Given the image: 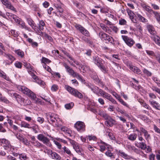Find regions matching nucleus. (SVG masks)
Listing matches in <instances>:
<instances>
[{
  "instance_id": "nucleus-19",
  "label": "nucleus",
  "mask_w": 160,
  "mask_h": 160,
  "mask_svg": "<svg viewBox=\"0 0 160 160\" xmlns=\"http://www.w3.org/2000/svg\"><path fill=\"white\" fill-rule=\"evenodd\" d=\"M149 101L150 104L153 108L158 110H160V105L158 102L151 100H149Z\"/></svg>"
},
{
  "instance_id": "nucleus-44",
  "label": "nucleus",
  "mask_w": 160,
  "mask_h": 160,
  "mask_svg": "<svg viewBox=\"0 0 160 160\" xmlns=\"http://www.w3.org/2000/svg\"><path fill=\"white\" fill-rule=\"evenodd\" d=\"M100 26L104 31L107 32L109 33L110 30L108 27L103 23H100Z\"/></svg>"
},
{
  "instance_id": "nucleus-3",
  "label": "nucleus",
  "mask_w": 160,
  "mask_h": 160,
  "mask_svg": "<svg viewBox=\"0 0 160 160\" xmlns=\"http://www.w3.org/2000/svg\"><path fill=\"white\" fill-rule=\"evenodd\" d=\"M66 89L72 95L74 96L75 97L81 99L83 98V95L81 93L78 91L76 89L72 88V87L68 86H65Z\"/></svg>"
},
{
  "instance_id": "nucleus-12",
  "label": "nucleus",
  "mask_w": 160,
  "mask_h": 160,
  "mask_svg": "<svg viewBox=\"0 0 160 160\" xmlns=\"http://www.w3.org/2000/svg\"><path fill=\"white\" fill-rule=\"evenodd\" d=\"M88 88H90L91 90L97 95H98V93H99L101 96V92H102V91L104 92L102 90L99 89L98 87L93 85H88Z\"/></svg>"
},
{
  "instance_id": "nucleus-15",
  "label": "nucleus",
  "mask_w": 160,
  "mask_h": 160,
  "mask_svg": "<svg viewBox=\"0 0 160 160\" xmlns=\"http://www.w3.org/2000/svg\"><path fill=\"white\" fill-rule=\"evenodd\" d=\"M103 60L98 56H94L92 57V62L98 67L102 63Z\"/></svg>"
},
{
  "instance_id": "nucleus-1",
  "label": "nucleus",
  "mask_w": 160,
  "mask_h": 160,
  "mask_svg": "<svg viewBox=\"0 0 160 160\" xmlns=\"http://www.w3.org/2000/svg\"><path fill=\"white\" fill-rule=\"evenodd\" d=\"M18 90L21 91L23 94L26 95L33 100H35L36 98V94L27 88L23 86H18Z\"/></svg>"
},
{
  "instance_id": "nucleus-14",
  "label": "nucleus",
  "mask_w": 160,
  "mask_h": 160,
  "mask_svg": "<svg viewBox=\"0 0 160 160\" xmlns=\"http://www.w3.org/2000/svg\"><path fill=\"white\" fill-rule=\"evenodd\" d=\"M140 131L141 133H143L145 139L148 141L151 138L150 134L148 133V131L142 127H140Z\"/></svg>"
},
{
  "instance_id": "nucleus-61",
  "label": "nucleus",
  "mask_w": 160,
  "mask_h": 160,
  "mask_svg": "<svg viewBox=\"0 0 160 160\" xmlns=\"http://www.w3.org/2000/svg\"><path fill=\"white\" fill-rule=\"evenodd\" d=\"M143 71L148 76H150L152 75V73L145 68L144 69Z\"/></svg>"
},
{
  "instance_id": "nucleus-22",
  "label": "nucleus",
  "mask_w": 160,
  "mask_h": 160,
  "mask_svg": "<svg viewBox=\"0 0 160 160\" xmlns=\"http://www.w3.org/2000/svg\"><path fill=\"white\" fill-rule=\"evenodd\" d=\"M32 144L34 146H36V147L41 148H45V146L43 144L40 143L39 141L38 140H36V141H34L33 142H31Z\"/></svg>"
},
{
  "instance_id": "nucleus-11",
  "label": "nucleus",
  "mask_w": 160,
  "mask_h": 160,
  "mask_svg": "<svg viewBox=\"0 0 160 160\" xmlns=\"http://www.w3.org/2000/svg\"><path fill=\"white\" fill-rule=\"evenodd\" d=\"M75 27L82 34L87 37L90 36V34L88 32L81 26L77 24L75 25Z\"/></svg>"
},
{
  "instance_id": "nucleus-62",
  "label": "nucleus",
  "mask_w": 160,
  "mask_h": 160,
  "mask_svg": "<svg viewBox=\"0 0 160 160\" xmlns=\"http://www.w3.org/2000/svg\"><path fill=\"white\" fill-rule=\"evenodd\" d=\"M127 21L121 18L119 20V24L121 25H125Z\"/></svg>"
},
{
  "instance_id": "nucleus-25",
  "label": "nucleus",
  "mask_w": 160,
  "mask_h": 160,
  "mask_svg": "<svg viewBox=\"0 0 160 160\" xmlns=\"http://www.w3.org/2000/svg\"><path fill=\"white\" fill-rule=\"evenodd\" d=\"M68 140L72 146L73 148L75 150L80 147L78 144L74 140L71 139H68Z\"/></svg>"
},
{
  "instance_id": "nucleus-13",
  "label": "nucleus",
  "mask_w": 160,
  "mask_h": 160,
  "mask_svg": "<svg viewBox=\"0 0 160 160\" xmlns=\"http://www.w3.org/2000/svg\"><path fill=\"white\" fill-rule=\"evenodd\" d=\"M4 56L7 58L10 61L8 62L7 61H4L3 62V63L5 65H10L15 60V58L11 55L9 54H7L5 53H4Z\"/></svg>"
},
{
  "instance_id": "nucleus-58",
  "label": "nucleus",
  "mask_w": 160,
  "mask_h": 160,
  "mask_svg": "<svg viewBox=\"0 0 160 160\" xmlns=\"http://www.w3.org/2000/svg\"><path fill=\"white\" fill-rule=\"evenodd\" d=\"M152 90L155 91L158 94H160V89L157 88V87L153 86L152 88Z\"/></svg>"
},
{
  "instance_id": "nucleus-37",
  "label": "nucleus",
  "mask_w": 160,
  "mask_h": 160,
  "mask_svg": "<svg viewBox=\"0 0 160 160\" xmlns=\"http://www.w3.org/2000/svg\"><path fill=\"white\" fill-rule=\"evenodd\" d=\"M79 69L80 70H81L82 69L83 70V72H85L90 70V69L89 66L88 65L85 64L83 65H81L80 68H79Z\"/></svg>"
},
{
  "instance_id": "nucleus-43",
  "label": "nucleus",
  "mask_w": 160,
  "mask_h": 160,
  "mask_svg": "<svg viewBox=\"0 0 160 160\" xmlns=\"http://www.w3.org/2000/svg\"><path fill=\"white\" fill-rule=\"evenodd\" d=\"M31 128L32 130L36 134L38 133L39 128L38 126V125L34 124L32 127H31Z\"/></svg>"
},
{
  "instance_id": "nucleus-26",
  "label": "nucleus",
  "mask_w": 160,
  "mask_h": 160,
  "mask_svg": "<svg viewBox=\"0 0 160 160\" xmlns=\"http://www.w3.org/2000/svg\"><path fill=\"white\" fill-rule=\"evenodd\" d=\"M105 39H104V41H108V42H110L112 43L113 45H115V43H114V40L111 37L109 36L108 35H107V37H106Z\"/></svg>"
},
{
  "instance_id": "nucleus-63",
  "label": "nucleus",
  "mask_w": 160,
  "mask_h": 160,
  "mask_svg": "<svg viewBox=\"0 0 160 160\" xmlns=\"http://www.w3.org/2000/svg\"><path fill=\"white\" fill-rule=\"evenodd\" d=\"M53 142L57 146L58 148L59 149H61L62 148V145L60 143L55 140L53 141Z\"/></svg>"
},
{
  "instance_id": "nucleus-47",
  "label": "nucleus",
  "mask_w": 160,
  "mask_h": 160,
  "mask_svg": "<svg viewBox=\"0 0 160 160\" xmlns=\"http://www.w3.org/2000/svg\"><path fill=\"white\" fill-rule=\"evenodd\" d=\"M140 102L141 103L142 106L144 107L149 110L151 109V108L148 105L146 104V103L144 102V101L142 100H141L140 101Z\"/></svg>"
},
{
  "instance_id": "nucleus-53",
  "label": "nucleus",
  "mask_w": 160,
  "mask_h": 160,
  "mask_svg": "<svg viewBox=\"0 0 160 160\" xmlns=\"http://www.w3.org/2000/svg\"><path fill=\"white\" fill-rule=\"evenodd\" d=\"M99 68H100L101 70L104 73H106L107 72V70L106 68H105V66L103 65V63H102L100 66L98 67Z\"/></svg>"
},
{
  "instance_id": "nucleus-59",
  "label": "nucleus",
  "mask_w": 160,
  "mask_h": 160,
  "mask_svg": "<svg viewBox=\"0 0 160 160\" xmlns=\"http://www.w3.org/2000/svg\"><path fill=\"white\" fill-rule=\"evenodd\" d=\"M31 104V102L30 100L27 99L25 100L24 99L23 102L22 103V105L24 106H26L27 105H30Z\"/></svg>"
},
{
  "instance_id": "nucleus-24",
  "label": "nucleus",
  "mask_w": 160,
  "mask_h": 160,
  "mask_svg": "<svg viewBox=\"0 0 160 160\" xmlns=\"http://www.w3.org/2000/svg\"><path fill=\"white\" fill-rule=\"evenodd\" d=\"M27 21L28 24L33 29L35 28L36 24L34 21L31 18H27Z\"/></svg>"
},
{
  "instance_id": "nucleus-55",
  "label": "nucleus",
  "mask_w": 160,
  "mask_h": 160,
  "mask_svg": "<svg viewBox=\"0 0 160 160\" xmlns=\"http://www.w3.org/2000/svg\"><path fill=\"white\" fill-rule=\"evenodd\" d=\"M18 24L20 25L21 26V27L23 28H25L26 29H28V27L26 26L24 22L22 20L19 22Z\"/></svg>"
},
{
  "instance_id": "nucleus-40",
  "label": "nucleus",
  "mask_w": 160,
  "mask_h": 160,
  "mask_svg": "<svg viewBox=\"0 0 160 160\" xmlns=\"http://www.w3.org/2000/svg\"><path fill=\"white\" fill-rule=\"evenodd\" d=\"M0 76L1 77L4 78L7 81H9V78L8 77L6 73L3 72L1 71L0 70Z\"/></svg>"
},
{
  "instance_id": "nucleus-60",
  "label": "nucleus",
  "mask_w": 160,
  "mask_h": 160,
  "mask_svg": "<svg viewBox=\"0 0 160 160\" xmlns=\"http://www.w3.org/2000/svg\"><path fill=\"white\" fill-rule=\"evenodd\" d=\"M36 82L42 86H44L45 84V83L44 82L41 80H39L38 79L36 80Z\"/></svg>"
},
{
  "instance_id": "nucleus-2",
  "label": "nucleus",
  "mask_w": 160,
  "mask_h": 160,
  "mask_svg": "<svg viewBox=\"0 0 160 160\" xmlns=\"http://www.w3.org/2000/svg\"><path fill=\"white\" fill-rule=\"evenodd\" d=\"M46 117L48 121L52 124L55 127H58L59 126L58 123H55L56 121H57V115L54 113H48L46 114Z\"/></svg>"
},
{
  "instance_id": "nucleus-9",
  "label": "nucleus",
  "mask_w": 160,
  "mask_h": 160,
  "mask_svg": "<svg viewBox=\"0 0 160 160\" xmlns=\"http://www.w3.org/2000/svg\"><path fill=\"white\" fill-rule=\"evenodd\" d=\"M122 37L126 43L130 47H131L135 43L134 41L132 39L128 36H122Z\"/></svg>"
},
{
  "instance_id": "nucleus-28",
  "label": "nucleus",
  "mask_w": 160,
  "mask_h": 160,
  "mask_svg": "<svg viewBox=\"0 0 160 160\" xmlns=\"http://www.w3.org/2000/svg\"><path fill=\"white\" fill-rule=\"evenodd\" d=\"M137 15L139 21L144 23H146L148 22V20L141 14L138 13L137 14Z\"/></svg>"
},
{
  "instance_id": "nucleus-32",
  "label": "nucleus",
  "mask_w": 160,
  "mask_h": 160,
  "mask_svg": "<svg viewBox=\"0 0 160 160\" xmlns=\"http://www.w3.org/2000/svg\"><path fill=\"white\" fill-rule=\"evenodd\" d=\"M135 23L134 26L136 27L135 29L139 32L140 33H142V27L138 22H134Z\"/></svg>"
},
{
  "instance_id": "nucleus-18",
  "label": "nucleus",
  "mask_w": 160,
  "mask_h": 160,
  "mask_svg": "<svg viewBox=\"0 0 160 160\" xmlns=\"http://www.w3.org/2000/svg\"><path fill=\"white\" fill-rule=\"evenodd\" d=\"M0 142H1L3 145H2L5 148V149H8L9 148L10 146V144L8 140L6 139H2V140H0Z\"/></svg>"
},
{
  "instance_id": "nucleus-33",
  "label": "nucleus",
  "mask_w": 160,
  "mask_h": 160,
  "mask_svg": "<svg viewBox=\"0 0 160 160\" xmlns=\"http://www.w3.org/2000/svg\"><path fill=\"white\" fill-rule=\"evenodd\" d=\"M137 138V135L135 133H132L128 135L127 136L128 139L131 141H135Z\"/></svg>"
},
{
  "instance_id": "nucleus-56",
  "label": "nucleus",
  "mask_w": 160,
  "mask_h": 160,
  "mask_svg": "<svg viewBox=\"0 0 160 160\" xmlns=\"http://www.w3.org/2000/svg\"><path fill=\"white\" fill-rule=\"evenodd\" d=\"M61 130L63 132L67 133L68 134H70V131L68 130V129L65 127H62L61 129Z\"/></svg>"
},
{
  "instance_id": "nucleus-48",
  "label": "nucleus",
  "mask_w": 160,
  "mask_h": 160,
  "mask_svg": "<svg viewBox=\"0 0 160 160\" xmlns=\"http://www.w3.org/2000/svg\"><path fill=\"white\" fill-rule=\"evenodd\" d=\"M6 15L8 17V18L11 19H12L14 20L17 17V16L12 13L6 12Z\"/></svg>"
},
{
  "instance_id": "nucleus-10",
  "label": "nucleus",
  "mask_w": 160,
  "mask_h": 160,
  "mask_svg": "<svg viewBox=\"0 0 160 160\" xmlns=\"http://www.w3.org/2000/svg\"><path fill=\"white\" fill-rule=\"evenodd\" d=\"M2 4L5 5L6 7L13 11H16V9L11 4L8 0H0Z\"/></svg>"
},
{
  "instance_id": "nucleus-21",
  "label": "nucleus",
  "mask_w": 160,
  "mask_h": 160,
  "mask_svg": "<svg viewBox=\"0 0 160 160\" xmlns=\"http://www.w3.org/2000/svg\"><path fill=\"white\" fill-rule=\"evenodd\" d=\"M63 66L66 68L67 72L69 73V75L72 76L75 71L66 63H64Z\"/></svg>"
},
{
  "instance_id": "nucleus-64",
  "label": "nucleus",
  "mask_w": 160,
  "mask_h": 160,
  "mask_svg": "<svg viewBox=\"0 0 160 160\" xmlns=\"http://www.w3.org/2000/svg\"><path fill=\"white\" fill-rule=\"evenodd\" d=\"M37 120L39 123L42 124L44 122V119L43 118L38 117L37 118Z\"/></svg>"
},
{
  "instance_id": "nucleus-30",
  "label": "nucleus",
  "mask_w": 160,
  "mask_h": 160,
  "mask_svg": "<svg viewBox=\"0 0 160 160\" xmlns=\"http://www.w3.org/2000/svg\"><path fill=\"white\" fill-rule=\"evenodd\" d=\"M130 69L134 72L138 74H140L141 72V71L140 70V69L136 67H134L132 66H130Z\"/></svg>"
},
{
  "instance_id": "nucleus-27",
  "label": "nucleus",
  "mask_w": 160,
  "mask_h": 160,
  "mask_svg": "<svg viewBox=\"0 0 160 160\" xmlns=\"http://www.w3.org/2000/svg\"><path fill=\"white\" fill-rule=\"evenodd\" d=\"M150 37L156 44L160 46V38L156 34L154 36H150Z\"/></svg>"
},
{
  "instance_id": "nucleus-50",
  "label": "nucleus",
  "mask_w": 160,
  "mask_h": 160,
  "mask_svg": "<svg viewBox=\"0 0 160 160\" xmlns=\"http://www.w3.org/2000/svg\"><path fill=\"white\" fill-rule=\"evenodd\" d=\"M41 62L42 63H44V64H46V63H50L51 62V61L46 58L42 57Z\"/></svg>"
},
{
  "instance_id": "nucleus-49",
  "label": "nucleus",
  "mask_w": 160,
  "mask_h": 160,
  "mask_svg": "<svg viewBox=\"0 0 160 160\" xmlns=\"http://www.w3.org/2000/svg\"><path fill=\"white\" fill-rule=\"evenodd\" d=\"M0 101L6 103H8L9 102V101L5 97H2V95L0 96Z\"/></svg>"
},
{
  "instance_id": "nucleus-54",
  "label": "nucleus",
  "mask_w": 160,
  "mask_h": 160,
  "mask_svg": "<svg viewBox=\"0 0 160 160\" xmlns=\"http://www.w3.org/2000/svg\"><path fill=\"white\" fill-rule=\"evenodd\" d=\"M145 122H150V120L146 116H142L140 117Z\"/></svg>"
},
{
  "instance_id": "nucleus-41",
  "label": "nucleus",
  "mask_w": 160,
  "mask_h": 160,
  "mask_svg": "<svg viewBox=\"0 0 160 160\" xmlns=\"http://www.w3.org/2000/svg\"><path fill=\"white\" fill-rule=\"evenodd\" d=\"M107 34L105 33L102 32H100L99 33V36L101 39L103 41H104V39L106 37H107Z\"/></svg>"
},
{
  "instance_id": "nucleus-46",
  "label": "nucleus",
  "mask_w": 160,
  "mask_h": 160,
  "mask_svg": "<svg viewBox=\"0 0 160 160\" xmlns=\"http://www.w3.org/2000/svg\"><path fill=\"white\" fill-rule=\"evenodd\" d=\"M15 52L21 58H22L24 56V53L20 49L15 50Z\"/></svg>"
},
{
  "instance_id": "nucleus-57",
  "label": "nucleus",
  "mask_w": 160,
  "mask_h": 160,
  "mask_svg": "<svg viewBox=\"0 0 160 160\" xmlns=\"http://www.w3.org/2000/svg\"><path fill=\"white\" fill-rule=\"evenodd\" d=\"M22 64L18 61L14 63L15 67L18 68H21L22 67Z\"/></svg>"
},
{
  "instance_id": "nucleus-5",
  "label": "nucleus",
  "mask_w": 160,
  "mask_h": 160,
  "mask_svg": "<svg viewBox=\"0 0 160 160\" xmlns=\"http://www.w3.org/2000/svg\"><path fill=\"white\" fill-rule=\"evenodd\" d=\"M38 139L42 141L44 144L49 147L51 146L49 139L42 134H39L37 136Z\"/></svg>"
},
{
  "instance_id": "nucleus-45",
  "label": "nucleus",
  "mask_w": 160,
  "mask_h": 160,
  "mask_svg": "<svg viewBox=\"0 0 160 160\" xmlns=\"http://www.w3.org/2000/svg\"><path fill=\"white\" fill-rule=\"evenodd\" d=\"M21 127H23L25 128H27L30 129L31 128L30 125L29 124H28V123L24 121L21 122Z\"/></svg>"
},
{
  "instance_id": "nucleus-42",
  "label": "nucleus",
  "mask_w": 160,
  "mask_h": 160,
  "mask_svg": "<svg viewBox=\"0 0 160 160\" xmlns=\"http://www.w3.org/2000/svg\"><path fill=\"white\" fill-rule=\"evenodd\" d=\"M86 138L87 139H88L89 141H96L97 140V137L95 136L92 135L87 136Z\"/></svg>"
},
{
  "instance_id": "nucleus-29",
  "label": "nucleus",
  "mask_w": 160,
  "mask_h": 160,
  "mask_svg": "<svg viewBox=\"0 0 160 160\" xmlns=\"http://www.w3.org/2000/svg\"><path fill=\"white\" fill-rule=\"evenodd\" d=\"M24 65L28 69V73L29 74H31L32 71L33 70L32 67L30 63L28 62L24 63Z\"/></svg>"
},
{
  "instance_id": "nucleus-16",
  "label": "nucleus",
  "mask_w": 160,
  "mask_h": 160,
  "mask_svg": "<svg viewBox=\"0 0 160 160\" xmlns=\"http://www.w3.org/2000/svg\"><path fill=\"white\" fill-rule=\"evenodd\" d=\"M147 28L151 34L150 36H154L156 34V32L152 25H147Z\"/></svg>"
},
{
  "instance_id": "nucleus-35",
  "label": "nucleus",
  "mask_w": 160,
  "mask_h": 160,
  "mask_svg": "<svg viewBox=\"0 0 160 160\" xmlns=\"http://www.w3.org/2000/svg\"><path fill=\"white\" fill-rule=\"evenodd\" d=\"M55 6L58 12H59L61 14L63 12V9L62 8V5H61L56 4L55 5Z\"/></svg>"
},
{
  "instance_id": "nucleus-51",
  "label": "nucleus",
  "mask_w": 160,
  "mask_h": 160,
  "mask_svg": "<svg viewBox=\"0 0 160 160\" xmlns=\"http://www.w3.org/2000/svg\"><path fill=\"white\" fill-rule=\"evenodd\" d=\"M19 158L21 160H28V158L24 154H21L19 155Z\"/></svg>"
},
{
  "instance_id": "nucleus-34",
  "label": "nucleus",
  "mask_w": 160,
  "mask_h": 160,
  "mask_svg": "<svg viewBox=\"0 0 160 160\" xmlns=\"http://www.w3.org/2000/svg\"><path fill=\"white\" fill-rule=\"evenodd\" d=\"M153 14H154V17L157 22L160 24V13L154 11Z\"/></svg>"
},
{
  "instance_id": "nucleus-17",
  "label": "nucleus",
  "mask_w": 160,
  "mask_h": 160,
  "mask_svg": "<svg viewBox=\"0 0 160 160\" xmlns=\"http://www.w3.org/2000/svg\"><path fill=\"white\" fill-rule=\"evenodd\" d=\"M88 105V109L89 110H90L95 113L97 112V110L94 107H93V106L95 105L94 102H92L91 101H89Z\"/></svg>"
},
{
  "instance_id": "nucleus-39",
  "label": "nucleus",
  "mask_w": 160,
  "mask_h": 160,
  "mask_svg": "<svg viewBox=\"0 0 160 160\" xmlns=\"http://www.w3.org/2000/svg\"><path fill=\"white\" fill-rule=\"evenodd\" d=\"M45 24L43 20L39 21L38 24L39 29L40 30H43L45 26Z\"/></svg>"
},
{
  "instance_id": "nucleus-6",
  "label": "nucleus",
  "mask_w": 160,
  "mask_h": 160,
  "mask_svg": "<svg viewBox=\"0 0 160 160\" xmlns=\"http://www.w3.org/2000/svg\"><path fill=\"white\" fill-rule=\"evenodd\" d=\"M46 152H45L48 155H50L52 159L57 160H61V156L56 152H53L50 149H46Z\"/></svg>"
},
{
  "instance_id": "nucleus-31",
  "label": "nucleus",
  "mask_w": 160,
  "mask_h": 160,
  "mask_svg": "<svg viewBox=\"0 0 160 160\" xmlns=\"http://www.w3.org/2000/svg\"><path fill=\"white\" fill-rule=\"evenodd\" d=\"M142 7L145 10L148 12L150 14L153 13L154 11L151 9L150 7L146 5H143L142 6Z\"/></svg>"
},
{
  "instance_id": "nucleus-52",
  "label": "nucleus",
  "mask_w": 160,
  "mask_h": 160,
  "mask_svg": "<svg viewBox=\"0 0 160 160\" xmlns=\"http://www.w3.org/2000/svg\"><path fill=\"white\" fill-rule=\"evenodd\" d=\"M73 106L74 103L73 102H71L65 105V107L66 109H68L72 108Z\"/></svg>"
},
{
  "instance_id": "nucleus-7",
  "label": "nucleus",
  "mask_w": 160,
  "mask_h": 160,
  "mask_svg": "<svg viewBox=\"0 0 160 160\" xmlns=\"http://www.w3.org/2000/svg\"><path fill=\"white\" fill-rule=\"evenodd\" d=\"M74 127L78 131L82 132L85 130V126L84 123L81 121H78L74 124Z\"/></svg>"
},
{
  "instance_id": "nucleus-8",
  "label": "nucleus",
  "mask_w": 160,
  "mask_h": 160,
  "mask_svg": "<svg viewBox=\"0 0 160 160\" xmlns=\"http://www.w3.org/2000/svg\"><path fill=\"white\" fill-rule=\"evenodd\" d=\"M101 93L102 96L103 98H105L113 104H118L117 102L112 98L110 94L105 92L102 91V92H101Z\"/></svg>"
},
{
  "instance_id": "nucleus-38",
  "label": "nucleus",
  "mask_w": 160,
  "mask_h": 160,
  "mask_svg": "<svg viewBox=\"0 0 160 160\" xmlns=\"http://www.w3.org/2000/svg\"><path fill=\"white\" fill-rule=\"evenodd\" d=\"M62 149L63 150V152L64 153H66L67 154L70 156L73 155L70 150L67 147L64 146L62 148Z\"/></svg>"
},
{
  "instance_id": "nucleus-23",
  "label": "nucleus",
  "mask_w": 160,
  "mask_h": 160,
  "mask_svg": "<svg viewBox=\"0 0 160 160\" xmlns=\"http://www.w3.org/2000/svg\"><path fill=\"white\" fill-rule=\"evenodd\" d=\"M135 145L138 148H140L142 150H145L147 148V145L145 143L141 142L137 144L136 143Z\"/></svg>"
},
{
  "instance_id": "nucleus-4",
  "label": "nucleus",
  "mask_w": 160,
  "mask_h": 160,
  "mask_svg": "<svg viewBox=\"0 0 160 160\" xmlns=\"http://www.w3.org/2000/svg\"><path fill=\"white\" fill-rule=\"evenodd\" d=\"M101 115L106 120L105 121V124L108 126L112 127L115 124V121L108 114L102 113Z\"/></svg>"
},
{
  "instance_id": "nucleus-20",
  "label": "nucleus",
  "mask_w": 160,
  "mask_h": 160,
  "mask_svg": "<svg viewBox=\"0 0 160 160\" xmlns=\"http://www.w3.org/2000/svg\"><path fill=\"white\" fill-rule=\"evenodd\" d=\"M128 13L132 22H136L137 20L134 18L135 14L133 12L130 10H128Z\"/></svg>"
},
{
  "instance_id": "nucleus-36",
  "label": "nucleus",
  "mask_w": 160,
  "mask_h": 160,
  "mask_svg": "<svg viewBox=\"0 0 160 160\" xmlns=\"http://www.w3.org/2000/svg\"><path fill=\"white\" fill-rule=\"evenodd\" d=\"M72 76L74 78H76L78 80H80L81 82L83 81V78L82 76L79 73L75 72H74Z\"/></svg>"
}]
</instances>
